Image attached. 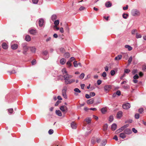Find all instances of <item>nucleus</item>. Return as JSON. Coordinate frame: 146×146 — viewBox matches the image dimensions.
I'll return each mask as SVG.
<instances>
[{
  "label": "nucleus",
  "instance_id": "1",
  "mask_svg": "<svg viewBox=\"0 0 146 146\" xmlns=\"http://www.w3.org/2000/svg\"><path fill=\"white\" fill-rule=\"evenodd\" d=\"M72 75L69 74H67L63 76L66 84H70L75 82V80L74 79H69L72 78Z\"/></svg>",
  "mask_w": 146,
  "mask_h": 146
},
{
  "label": "nucleus",
  "instance_id": "2",
  "mask_svg": "<svg viewBox=\"0 0 146 146\" xmlns=\"http://www.w3.org/2000/svg\"><path fill=\"white\" fill-rule=\"evenodd\" d=\"M131 14L133 16L138 17L140 15L141 13L139 10L134 9L131 10Z\"/></svg>",
  "mask_w": 146,
  "mask_h": 146
},
{
  "label": "nucleus",
  "instance_id": "3",
  "mask_svg": "<svg viewBox=\"0 0 146 146\" xmlns=\"http://www.w3.org/2000/svg\"><path fill=\"white\" fill-rule=\"evenodd\" d=\"M67 90V88L66 86L63 87L62 90V95L63 97L66 99L67 98V96L66 94V92Z\"/></svg>",
  "mask_w": 146,
  "mask_h": 146
},
{
  "label": "nucleus",
  "instance_id": "4",
  "mask_svg": "<svg viewBox=\"0 0 146 146\" xmlns=\"http://www.w3.org/2000/svg\"><path fill=\"white\" fill-rule=\"evenodd\" d=\"M60 110L64 114H65L68 111L67 107L65 106H62L60 107Z\"/></svg>",
  "mask_w": 146,
  "mask_h": 146
},
{
  "label": "nucleus",
  "instance_id": "5",
  "mask_svg": "<svg viewBox=\"0 0 146 146\" xmlns=\"http://www.w3.org/2000/svg\"><path fill=\"white\" fill-rule=\"evenodd\" d=\"M122 107L123 109L126 110L128 109L130 107V105L129 103H127L123 104L122 105Z\"/></svg>",
  "mask_w": 146,
  "mask_h": 146
},
{
  "label": "nucleus",
  "instance_id": "6",
  "mask_svg": "<svg viewBox=\"0 0 146 146\" xmlns=\"http://www.w3.org/2000/svg\"><path fill=\"white\" fill-rule=\"evenodd\" d=\"M42 54L46 56V57L44 58V59L45 60H46L48 59V58L49 56L48 55V52L47 50H45L43 51L42 52Z\"/></svg>",
  "mask_w": 146,
  "mask_h": 146
},
{
  "label": "nucleus",
  "instance_id": "7",
  "mask_svg": "<svg viewBox=\"0 0 146 146\" xmlns=\"http://www.w3.org/2000/svg\"><path fill=\"white\" fill-rule=\"evenodd\" d=\"M111 88V86L109 85H106L104 87V89L105 91L107 92Z\"/></svg>",
  "mask_w": 146,
  "mask_h": 146
},
{
  "label": "nucleus",
  "instance_id": "8",
  "mask_svg": "<svg viewBox=\"0 0 146 146\" xmlns=\"http://www.w3.org/2000/svg\"><path fill=\"white\" fill-rule=\"evenodd\" d=\"M124 132L125 134L129 135L131 134L132 132L131 129L129 128H127L124 130Z\"/></svg>",
  "mask_w": 146,
  "mask_h": 146
},
{
  "label": "nucleus",
  "instance_id": "9",
  "mask_svg": "<svg viewBox=\"0 0 146 146\" xmlns=\"http://www.w3.org/2000/svg\"><path fill=\"white\" fill-rule=\"evenodd\" d=\"M22 46L23 48V50H28L29 48V47L27 46V44L26 43H23L22 44Z\"/></svg>",
  "mask_w": 146,
  "mask_h": 146
},
{
  "label": "nucleus",
  "instance_id": "10",
  "mask_svg": "<svg viewBox=\"0 0 146 146\" xmlns=\"http://www.w3.org/2000/svg\"><path fill=\"white\" fill-rule=\"evenodd\" d=\"M122 112L121 111H118L117 114V117L118 119L120 118L122 116Z\"/></svg>",
  "mask_w": 146,
  "mask_h": 146
},
{
  "label": "nucleus",
  "instance_id": "11",
  "mask_svg": "<svg viewBox=\"0 0 146 146\" xmlns=\"http://www.w3.org/2000/svg\"><path fill=\"white\" fill-rule=\"evenodd\" d=\"M71 127L73 129H75L76 128V124L74 122H72L71 123Z\"/></svg>",
  "mask_w": 146,
  "mask_h": 146
},
{
  "label": "nucleus",
  "instance_id": "12",
  "mask_svg": "<svg viewBox=\"0 0 146 146\" xmlns=\"http://www.w3.org/2000/svg\"><path fill=\"white\" fill-rule=\"evenodd\" d=\"M39 25L40 27L42 26L44 23V21L43 19H40L38 21Z\"/></svg>",
  "mask_w": 146,
  "mask_h": 146
},
{
  "label": "nucleus",
  "instance_id": "13",
  "mask_svg": "<svg viewBox=\"0 0 146 146\" xmlns=\"http://www.w3.org/2000/svg\"><path fill=\"white\" fill-rule=\"evenodd\" d=\"M31 52L33 53H35L36 52V49L34 46L31 47L29 48Z\"/></svg>",
  "mask_w": 146,
  "mask_h": 146
},
{
  "label": "nucleus",
  "instance_id": "14",
  "mask_svg": "<svg viewBox=\"0 0 146 146\" xmlns=\"http://www.w3.org/2000/svg\"><path fill=\"white\" fill-rule=\"evenodd\" d=\"M62 72L63 75V76L64 75H66L67 74H68V73L67 72L66 70V69L65 68H63L62 70Z\"/></svg>",
  "mask_w": 146,
  "mask_h": 146
},
{
  "label": "nucleus",
  "instance_id": "15",
  "mask_svg": "<svg viewBox=\"0 0 146 146\" xmlns=\"http://www.w3.org/2000/svg\"><path fill=\"white\" fill-rule=\"evenodd\" d=\"M11 47L13 49L15 50L18 48V46L17 44H14L11 45Z\"/></svg>",
  "mask_w": 146,
  "mask_h": 146
},
{
  "label": "nucleus",
  "instance_id": "16",
  "mask_svg": "<svg viewBox=\"0 0 146 146\" xmlns=\"http://www.w3.org/2000/svg\"><path fill=\"white\" fill-rule=\"evenodd\" d=\"M117 127V125L115 123H113L111 126V129L112 130L114 131L115 130Z\"/></svg>",
  "mask_w": 146,
  "mask_h": 146
},
{
  "label": "nucleus",
  "instance_id": "17",
  "mask_svg": "<svg viewBox=\"0 0 146 146\" xmlns=\"http://www.w3.org/2000/svg\"><path fill=\"white\" fill-rule=\"evenodd\" d=\"M122 57V56L121 55H118L115 58V60H118L121 59Z\"/></svg>",
  "mask_w": 146,
  "mask_h": 146
},
{
  "label": "nucleus",
  "instance_id": "18",
  "mask_svg": "<svg viewBox=\"0 0 146 146\" xmlns=\"http://www.w3.org/2000/svg\"><path fill=\"white\" fill-rule=\"evenodd\" d=\"M94 99L93 98L87 101V103L88 104H93L94 103Z\"/></svg>",
  "mask_w": 146,
  "mask_h": 146
},
{
  "label": "nucleus",
  "instance_id": "19",
  "mask_svg": "<svg viewBox=\"0 0 146 146\" xmlns=\"http://www.w3.org/2000/svg\"><path fill=\"white\" fill-rule=\"evenodd\" d=\"M91 119L90 117H87L85 119L84 121H86L88 124H90L91 123Z\"/></svg>",
  "mask_w": 146,
  "mask_h": 146
},
{
  "label": "nucleus",
  "instance_id": "20",
  "mask_svg": "<svg viewBox=\"0 0 146 146\" xmlns=\"http://www.w3.org/2000/svg\"><path fill=\"white\" fill-rule=\"evenodd\" d=\"M119 136L122 139H124L126 137L125 134L123 132V133H121L119 134Z\"/></svg>",
  "mask_w": 146,
  "mask_h": 146
},
{
  "label": "nucleus",
  "instance_id": "21",
  "mask_svg": "<svg viewBox=\"0 0 146 146\" xmlns=\"http://www.w3.org/2000/svg\"><path fill=\"white\" fill-rule=\"evenodd\" d=\"M105 5L107 7H110L111 6V4L110 1H108L106 3Z\"/></svg>",
  "mask_w": 146,
  "mask_h": 146
},
{
  "label": "nucleus",
  "instance_id": "22",
  "mask_svg": "<svg viewBox=\"0 0 146 146\" xmlns=\"http://www.w3.org/2000/svg\"><path fill=\"white\" fill-rule=\"evenodd\" d=\"M2 46L3 48L5 49H7L8 48V46L5 43H3Z\"/></svg>",
  "mask_w": 146,
  "mask_h": 146
},
{
  "label": "nucleus",
  "instance_id": "23",
  "mask_svg": "<svg viewBox=\"0 0 146 146\" xmlns=\"http://www.w3.org/2000/svg\"><path fill=\"white\" fill-rule=\"evenodd\" d=\"M56 113L57 115L59 116H61L62 115L61 112L59 110H56Z\"/></svg>",
  "mask_w": 146,
  "mask_h": 146
},
{
  "label": "nucleus",
  "instance_id": "24",
  "mask_svg": "<svg viewBox=\"0 0 146 146\" xmlns=\"http://www.w3.org/2000/svg\"><path fill=\"white\" fill-rule=\"evenodd\" d=\"M66 61V59L64 58H62L60 61V63L62 64L63 65L65 64Z\"/></svg>",
  "mask_w": 146,
  "mask_h": 146
},
{
  "label": "nucleus",
  "instance_id": "25",
  "mask_svg": "<svg viewBox=\"0 0 146 146\" xmlns=\"http://www.w3.org/2000/svg\"><path fill=\"white\" fill-rule=\"evenodd\" d=\"M25 40L28 42H29L31 40V38L30 36L28 35H27L26 36L25 38Z\"/></svg>",
  "mask_w": 146,
  "mask_h": 146
},
{
  "label": "nucleus",
  "instance_id": "26",
  "mask_svg": "<svg viewBox=\"0 0 146 146\" xmlns=\"http://www.w3.org/2000/svg\"><path fill=\"white\" fill-rule=\"evenodd\" d=\"M102 113L103 114H105L107 111L106 108H103L101 110Z\"/></svg>",
  "mask_w": 146,
  "mask_h": 146
},
{
  "label": "nucleus",
  "instance_id": "27",
  "mask_svg": "<svg viewBox=\"0 0 146 146\" xmlns=\"http://www.w3.org/2000/svg\"><path fill=\"white\" fill-rule=\"evenodd\" d=\"M125 47L128 49V50L130 51L132 49V47L128 45H126L125 46Z\"/></svg>",
  "mask_w": 146,
  "mask_h": 146
},
{
  "label": "nucleus",
  "instance_id": "28",
  "mask_svg": "<svg viewBox=\"0 0 146 146\" xmlns=\"http://www.w3.org/2000/svg\"><path fill=\"white\" fill-rule=\"evenodd\" d=\"M56 18L57 16L56 15H53L51 17V19L53 21L56 20Z\"/></svg>",
  "mask_w": 146,
  "mask_h": 146
},
{
  "label": "nucleus",
  "instance_id": "29",
  "mask_svg": "<svg viewBox=\"0 0 146 146\" xmlns=\"http://www.w3.org/2000/svg\"><path fill=\"white\" fill-rule=\"evenodd\" d=\"M108 128V125L107 124H105L103 126V130L105 131L107 130Z\"/></svg>",
  "mask_w": 146,
  "mask_h": 146
},
{
  "label": "nucleus",
  "instance_id": "30",
  "mask_svg": "<svg viewBox=\"0 0 146 146\" xmlns=\"http://www.w3.org/2000/svg\"><path fill=\"white\" fill-rule=\"evenodd\" d=\"M129 16L127 14L123 13L122 15V17L124 19H127Z\"/></svg>",
  "mask_w": 146,
  "mask_h": 146
},
{
  "label": "nucleus",
  "instance_id": "31",
  "mask_svg": "<svg viewBox=\"0 0 146 146\" xmlns=\"http://www.w3.org/2000/svg\"><path fill=\"white\" fill-rule=\"evenodd\" d=\"M107 143V141L106 140H104L101 143L100 146H105Z\"/></svg>",
  "mask_w": 146,
  "mask_h": 146
},
{
  "label": "nucleus",
  "instance_id": "32",
  "mask_svg": "<svg viewBox=\"0 0 146 146\" xmlns=\"http://www.w3.org/2000/svg\"><path fill=\"white\" fill-rule=\"evenodd\" d=\"M144 109L142 108H139L138 110L139 112L141 114L143 113L144 112Z\"/></svg>",
  "mask_w": 146,
  "mask_h": 146
},
{
  "label": "nucleus",
  "instance_id": "33",
  "mask_svg": "<svg viewBox=\"0 0 146 146\" xmlns=\"http://www.w3.org/2000/svg\"><path fill=\"white\" fill-rule=\"evenodd\" d=\"M64 56L66 58H68L70 57L69 53L68 52L65 53L64 54Z\"/></svg>",
  "mask_w": 146,
  "mask_h": 146
},
{
  "label": "nucleus",
  "instance_id": "34",
  "mask_svg": "<svg viewBox=\"0 0 146 146\" xmlns=\"http://www.w3.org/2000/svg\"><path fill=\"white\" fill-rule=\"evenodd\" d=\"M29 33L31 34H34L36 33V31L33 29H31L29 31Z\"/></svg>",
  "mask_w": 146,
  "mask_h": 146
},
{
  "label": "nucleus",
  "instance_id": "35",
  "mask_svg": "<svg viewBox=\"0 0 146 146\" xmlns=\"http://www.w3.org/2000/svg\"><path fill=\"white\" fill-rule=\"evenodd\" d=\"M9 113L10 114H11L13 112V110L12 108H10L8 109Z\"/></svg>",
  "mask_w": 146,
  "mask_h": 146
},
{
  "label": "nucleus",
  "instance_id": "36",
  "mask_svg": "<svg viewBox=\"0 0 146 146\" xmlns=\"http://www.w3.org/2000/svg\"><path fill=\"white\" fill-rule=\"evenodd\" d=\"M113 120V117L112 116H110L109 117V121L110 122H112Z\"/></svg>",
  "mask_w": 146,
  "mask_h": 146
},
{
  "label": "nucleus",
  "instance_id": "37",
  "mask_svg": "<svg viewBox=\"0 0 146 146\" xmlns=\"http://www.w3.org/2000/svg\"><path fill=\"white\" fill-rule=\"evenodd\" d=\"M96 140V138L95 137H93L91 140V142L92 144H94L95 143V140Z\"/></svg>",
  "mask_w": 146,
  "mask_h": 146
},
{
  "label": "nucleus",
  "instance_id": "38",
  "mask_svg": "<svg viewBox=\"0 0 146 146\" xmlns=\"http://www.w3.org/2000/svg\"><path fill=\"white\" fill-rule=\"evenodd\" d=\"M59 22L58 20L55 21L54 22V24L55 25L54 26H57L59 24Z\"/></svg>",
  "mask_w": 146,
  "mask_h": 146
},
{
  "label": "nucleus",
  "instance_id": "39",
  "mask_svg": "<svg viewBox=\"0 0 146 146\" xmlns=\"http://www.w3.org/2000/svg\"><path fill=\"white\" fill-rule=\"evenodd\" d=\"M136 37L137 38H140L141 37V35L137 33L136 34Z\"/></svg>",
  "mask_w": 146,
  "mask_h": 146
},
{
  "label": "nucleus",
  "instance_id": "40",
  "mask_svg": "<svg viewBox=\"0 0 146 146\" xmlns=\"http://www.w3.org/2000/svg\"><path fill=\"white\" fill-rule=\"evenodd\" d=\"M8 72L10 74L16 73L15 71L14 70H13L11 71H8Z\"/></svg>",
  "mask_w": 146,
  "mask_h": 146
},
{
  "label": "nucleus",
  "instance_id": "41",
  "mask_svg": "<svg viewBox=\"0 0 146 146\" xmlns=\"http://www.w3.org/2000/svg\"><path fill=\"white\" fill-rule=\"evenodd\" d=\"M130 71V70L128 69H125L124 70V73H128Z\"/></svg>",
  "mask_w": 146,
  "mask_h": 146
},
{
  "label": "nucleus",
  "instance_id": "42",
  "mask_svg": "<svg viewBox=\"0 0 146 146\" xmlns=\"http://www.w3.org/2000/svg\"><path fill=\"white\" fill-rule=\"evenodd\" d=\"M53 130L52 129H50L48 131V133L50 135L52 134L53 133Z\"/></svg>",
  "mask_w": 146,
  "mask_h": 146
},
{
  "label": "nucleus",
  "instance_id": "43",
  "mask_svg": "<svg viewBox=\"0 0 146 146\" xmlns=\"http://www.w3.org/2000/svg\"><path fill=\"white\" fill-rule=\"evenodd\" d=\"M74 91L76 92L80 93L81 92V91L78 88H75L74 89Z\"/></svg>",
  "mask_w": 146,
  "mask_h": 146
},
{
  "label": "nucleus",
  "instance_id": "44",
  "mask_svg": "<svg viewBox=\"0 0 146 146\" xmlns=\"http://www.w3.org/2000/svg\"><path fill=\"white\" fill-rule=\"evenodd\" d=\"M60 52L62 53H64L65 52V49L63 48H60L59 49Z\"/></svg>",
  "mask_w": 146,
  "mask_h": 146
},
{
  "label": "nucleus",
  "instance_id": "45",
  "mask_svg": "<svg viewBox=\"0 0 146 146\" xmlns=\"http://www.w3.org/2000/svg\"><path fill=\"white\" fill-rule=\"evenodd\" d=\"M115 93L118 96H120L121 95V92L119 90H117Z\"/></svg>",
  "mask_w": 146,
  "mask_h": 146
},
{
  "label": "nucleus",
  "instance_id": "46",
  "mask_svg": "<svg viewBox=\"0 0 146 146\" xmlns=\"http://www.w3.org/2000/svg\"><path fill=\"white\" fill-rule=\"evenodd\" d=\"M132 60V56H130L128 59V62L129 64H130Z\"/></svg>",
  "mask_w": 146,
  "mask_h": 146
},
{
  "label": "nucleus",
  "instance_id": "47",
  "mask_svg": "<svg viewBox=\"0 0 146 146\" xmlns=\"http://www.w3.org/2000/svg\"><path fill=\"white\" fill-rule=\"evenodd\" d=\"M85 74L84 73H82L80 76V78L82 79H83L84 76Z\"/></svg>",
  "mask_w": 146,
  "mask_h": 146
},
{
  "label": "nucleus",
  "instance_id": "48",
  "mask_svg": "<svg viewBox=\"0 0 146 146\" xmlns=\"http://www.w3.org/2000/svg\"><path fill=\"white\" fill-rule=\"evenodd\" d=\"M135 117L136 119H138L139 117V115L138 113H136L135 115Z\"/></svg>",
  "mask_w": 146,
  "mask_h": 146
},
{
  "label": "nucleus",
  "instance_id": "49",
  "mask_svg": "<svg viewBox=\"0 0 146 146\" xmlns=\"http://www.w3.org/2000/svg\"><path fill=\"white\" fill-rule=\"evenodd\" d=\"M111 75L112 76L114 75L115 74V71L114 70H111L110 72Z\"/></svg>",
  "mask_w": 146,
  "mask_h": 146
},
{
  "label": "nucleus",
  "instance_id": "50",
  "mask_svg": "<svg viewBox=\"0 0 146 146\" xmlns=\"http://www.w3.org/2000/svg\"><path fill=\"white\" fill-rule=\"evenodd\" d=\"M142 69L143 71H146V65H144L143 66Z\"/></svg>",
  "mask_w": 146,
  "mask_h": 146
},
{
  "label": "nucleus",
  "instance_id": "51",
  "mask_svg": "<svg viewBox=\"0 0 146 146\" xmlns=\"http://www.w3.org/2000/svg\"><path fill=\"white\" fill-rule=\"evenodd\" d=\"M137 32V30L135 29L132 30L131 31V34L132 35L135 34Z\"/></svg>",
  "mask_w": 146,
  "mask_h": 146
},
{
  "label": "nucleus",
  "instance_id": "52",
  "mask_svg": "<svg viewBox=\"0 0 146 146\" xmlns=\"http://www.w3.org/2000/svg\"><path fill=\"white\" fill-rule=\"evenodd\" d=\"M74 66L75 67H77L78 66V64L77 61H75L73 62Z\"/></svg>",
  "mask_w": 146,
  "mask_h": 146
},
{
  "label": "nucleus",
  "instance_id": "53",
  "mask_svg": "<svg viewBox=\"0 0 146 146\" xmlns=\"http://www.w3.org/2000/svg\"><path fill=\"white\" fill-rule=\"evenodd\" d=\"M66 64L69 66V67H70L71 66L70 61V60L68 61L66 63Z\"/></svg>",
  "mask_w": 146,
  "mask_h": 146
},
{
  "label": "nucleus",
  "instance_id": "54",
  "mask_svg": "<svg viewBox=\"0 0 146 146\" xmlns=\"http://www.w3.org/2000/svg\"><path fill=\"white\" fill-rule=\"evenodd\" d=\"M86 9V8L85 7H83V6H81V7L80 8H79V10H80V11H83V10H85V9Z\"/></svg>",
  "mask_w": 146,
  "mask_h": 146
},
{
  "label": "nucleus",
  "instance_id": "55",
  "mask_svg": "<svg viewBox=\"0 0 146 146\" xmlns=\"http://www.w3.org/2000/svg\"><path fill=\"white\" fill-rule=\"evenodd\" d=\"M139 78V77L137 74H135L133 77V78L134 79H138Z\"/></svg>",
  "mask_w": 146,
  "mask_h": 146
},
{
  "label": "nucleus",
  "instance_id": "56",
  "mask_svg": "<svg viewBox=\"0 0 146 146\" xmlns=\"http://www.w3.org/2000/svg\"><path fill=\"white\" fill-rule=\"evenodd\" d=\"M90 94V96H94L95 95V93L94 92H91Z\"/></svg>",
  "mask_w": 146,
  "mask_h": 146
},
{
  "label": "nucleus",
  "instance_id": "57",
  "mask_svg": "<svg viewBox=\"0 0 146 146\" xmlns=\"http://www.w3.org/2000/svg\"><path fill=\"white\" fill-rule=\"evenodd\" d=\"M106 76L107 74L106 72H103L102 74V76L104 77H106Z\"/></svg>",
  "mask_w": 146,
  "mask_h": 146
},
{
  "label": "nucleus",
  "instance_id": "58",
  "mask_svg": "<svg viewBox=\"0 0 146 146\" xmlns=\"http://www.w3.org/2000/svg\"><path fill=\"white\" fill-rule=\"evenodd\" d=\"M61 102V101L59 100H58L56 102V103L55 104V106H57Z\"/></svg>",
  "mask_w": 146,
  "mask_h": 146
},
{
  "label": "nucleus",
  "instance_id": "59",
  "mask_svg": "<svg viewBox=\"0 0 146 146\" xmlns=\"http://www.w3.org/2000/svg\"><path fill=\"white\" fill-rule=\"evenodd\" d=\"M137 69H134L133 70L132 73L133 74H134L135 73H137Z\"/></svg>",
  "mask_w": 146,
  "mask_h": 146
},
{
  "label": "nucleus",
  "instance_id": "60",
  "mask_svg": "<svg viewBox=\"0 0 146 146\" xmlns=\"http://www.w3.org/2000/svg\"><path fill=\"white\" fill-rule=\"evenodd\" d=\"M132 119H129L128 120H127L125 121V123H131L132 122Z\"/></svg>",
  "mask_w": 146,
  "mask_h": 146
},
{
  "label": "nucleus",
  "instance_id": "61",
  "mask_svg": "<svg viewBox=\"0 0 146 146\" xmlns=\"http://www.w3.org/2000/svg\"><path fill=\"white\" fill-rule=\"evenodd\" d=\"M102 82V81H101V80H98L97 81V83L98 85H100L101 84Z\"/></svg>",
  "mask_w": 146,
  "mask_h": 146
},
{
  "label": "nucleus",
  "instance_id": "62",
  "mask_svg": "<svg viewBox=\"0 0 146 146\" xmlns=\"http://www.w3.org/2000/svg\"><path fill=\"white\" fill-rule=\"evenodd\" d=\"M38 2V0H32V2L33 3L36 4Z\"/></svg>",
  "mask_w": 146,
  "mask_h": 146
},
{
  "label": "nucleus",
  "instance_id": "63",
  "mask_svg": "<svg viewBox=\"0 0 146 146\" xmlns=\"http://www.w3.org/2000/svg\"><path fill=\"white\" fill-rule=\"evenodd\" d=\"M85 97L86 98L89 99L90 98L91 96L90 95V94L88 95V94H86L85 95Z\"/></svg>",
  "mask_w": 146,
  "mask_h": 146
},
{
  "label": "nucleus",
  "instance_id": "64",
  "mask_svg": "<svg viewBox=\"0 0 146 146\" xmlns=\"http://www.w3.org/2000/svg\"><path fill=\"white\" fill-rule=\"evenodd\" d=\"M133 131L135 133H137V130H136L135 128H133L132 129Z\"/></svg>",
  "mask_w": 146,
  "mask_h": 146
}]
</instances>
